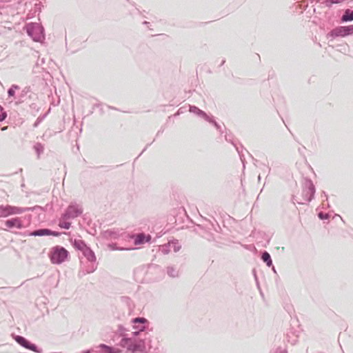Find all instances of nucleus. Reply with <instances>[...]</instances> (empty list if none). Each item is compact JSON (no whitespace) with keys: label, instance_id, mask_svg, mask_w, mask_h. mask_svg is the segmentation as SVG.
<instances>
[{"label":"nucleus","instance_id":"22","mask_svg":"<svg viewBox=\"0 0 353 353\" xmlns=\"http://www.w3.org/2000/svg\"><path fill=\"white\" fill-rule=\"evenodd\" d=\"M7 117V112L4 110L3 108L0 105V122L3 121Z\"/></svg>","mask_w":353,"mask_h":353},{"label":"nucleus","instance_id":"9","mask_svg":"<svg viewBox=\"0 0 353 353\" xmlns=\"http://www.w3.org/2000/svg\"><path fill=\"white\" fill-rule=\"evenodd\" d=\"M151 236L150 234H145L144 233H139L134 236V243L136 245H142L145 243L150 242Z\"/></svg>","mask_w":353,"mask_h":353},{"label":"nucleus","instance_id":"29","mask_svg":"<svg viewBox=\"0 0 353 353\" xmlns=\"http://www.w3.org/2000/svg\"><path fill=\"white\" fill-rule=\"evenodd\" d=\"M61 232H56V231H52L50 230V235H52V236H59L61 235Z\"/></svg>","mask_w":353,"mask_h":353},{"label":"nucleus","instance_id":"25","mask_svg":"<svg viewBox=\"0 0 353 353\" xmlns=\"http://www.w3.org/2000/svg\"><path fill=\"white\" fill-rule=\"evenodd\" d=\"M343 1L344 0H327L325 3L327 6H330L333 3H339Z\"/></svg>","mask_w":353,"mask_h":353},{"label":"nucleus","instance_id":"27","mask_svg":"<svg viewBox=\"0 0 353 353\" xmlns=\"http://www.w3.org/2000/svg\"><path fill=\"white\" fill-rule=\"evenodd\" d=\"M318 216L321 220H325L329 218V215L327 214L323 213L322 212L318 214Z\"/></svg>","mask_w":353,"mask_h":353},{"label":"nucleus","instance_id":"2","mask_svg":"<svg viewBox=\"0 0 353 353\" xmlns=\"http://www.w3.org/2000/svg\"><path fill=\"white\" fill-rule=\"evenodd\" d=\"M68 252L61 246H55L52 248L50 254V260L52 263L61 264L68 256Z\"/></svg>","mask_w":353,"mask_h":353},{"label":"nucleus","instance_id":"15","mask_svg":"<svg viewBox=\"0 0 353 353\" xmlns=\"http://www.w3.org/2000/svg\"><path fill=\"white\" fill-rule=\"evenodd\" d=\"M73 246L77 250L82 252L87 247V245L83 240L74 239Z\"/></svg>","mask_w":353,"mask_h":353},{"label":"nucleus","instance_id":"16","mask_svg":"<svg viewBox=\"0 0 353 353\" xmlns=\"http://www.w3.org/2000/svg\"><path fill=\"white\" fill-rule=\"evenodd\" d=\"M342 21H350L353 20V10H346L341 17Z\"/></svg>","mask_w":353,"mask_h":353},{"label":"nucleus","instance_id":"17","mask_svg":"<svg viewBox=\"0 0 353 353\" xmlns=\"http://www.w3.org/2000/svg\"><path fill=\"white\" fill-rule=\"evenodd\" d=\"M132 339L123 337L120 341V345L123 347H126L129 350L130 344L131 343Z\"/></svg>","mask_w":353,"mask_h":353},{"label":"nucleus","instance_id":"3","mask_svg":"<svg viewBox=\"0 0 353 353\" xmlns=\"http://www.w3.org/2000/svg\"><path fill=\"white\" fill-rule=\"evenodd\" d=\"M303 199L297 200L294 197L293 199L299 204H304L305 202H310L313 199L315 194V187L310 179H307L305 182L304 190L303 191Z\"/></svg>","mask_w":353,"mask_h":353},{"label":"nucleus","instance_id":"35","mask_svg":"<svg viewBox=\"0 0 353 353\" xmlns=\"http://www.w3.org/2000/svg\"><path fill=\"white\" fill-rule=\"evenodd\" d=\"M180 247L179 246H174V252H177L179 250Z\"/></svg>","mask_w":353,"mask_h":353},{"label":"nucleus","instance_id":"37","mask_svg":"<svg viewBox=\"0 0 353 353\" xmlns=\"http://www.w3.org/2000/svg\"><path fill=\"white\" fill-rule=\"evenodd\" d=\"M83 353H91L90 350H85Z\"/></svg>","mask_w":353,"mask_h":353},{"label":"nucleus","instance_id":"20","mask_svg":"<svg viewBox=\"0 0 353 353\" xmlns=\"http://www.w3.org/2000/svg\"><path fill=\"white\" fill-rule=\"evenodd\" d=\"M99 347L101 350H104L105 353H116L113 347L107 345L101 344Z\"/></svg>","mask_w":353,"mask_h":353},{"label":"nucleus","instance_id":"21","mask_svg":"<svg viewBox=\"0 0 353 353\" xmlns=\"http://www.w3.org/2000/svg\"><path fill=\"white\" fill-rule=\"evenodd\" d=\"M167 273L171 277H176L178 276V271L173 267H168Z\"/></svg>","mask_w":353,"mask_h":353},{"label":"nucleus","instance_id":"31","mask_svg":"<svg viewBox=\"0 0 353 353\" xmlns=\"http://www.w3.org/2000/svg\"><path fill=\"white\" fill-rule=\"evenodd\" d=\"M144 330H145V326L144 325H141V327L139 328V332H134L133 334L134 336H137L139 333V332L143 331Z\"/></svg>","mask_w":353,"mask_h":353},{"label":"nucleus","instance_id":"8","mask_svg":"<svg viewBox=\"0 0 353 353\" xmlns=\"http://www.w3.org/2000/svg\"><path fill=\"white\" fill-rule=\"evenodd\" d=\"M347 26H340L333 29L330 33L329 36L334 38L337 37H345L347 36Z\"/></svg>","mask_w":353,"mask_h":353},{"label":"nucleus","instance_id":"24","mask_svg":"<svg viewBox=\"0 0 353 353\" xmlns=\"http://www.w3.org/2000/svg\"><path fill=\"white\" fill-rule=\"evenodd\" d=\"M132 321L134 323H145L147 322V320H146V319H145L143 317H137V318L133 319Z\"/></svg>","mask_w":353,"mask_h":353},{"label":"nucleus","instance_id":"12","mask_svg":"<svg viewBox=\"0 0 353 353\" xmlns=\"http://www.w3.org/2000/svg\"><path fill=\"white\" fill-rule=\"evenodd\" d=\"M50 234V229L41 228V229L35 230L30 232L29 236H49Z\"/></svg>","mask_w":353,"mask_h":353},{"label":"nucleus","instance_id":"33","mask_svg":"<svg viewBox=\"0 0 353 353\" xmlns=\"http://www.w3.org/2000/svg\"><path fill=\"white\" fill-rule=\"evenodd\" d=\"M276 353H287V351L285 350H281L280 348H279Z\"/></svg>","mask_w":353,"mask_h":353},{"label":"nucleus","instance_id":"19","mask_svg":"<svg viewBox=\"0 0 353 353\" xmlns=\"http://www.w3.org/2000/svg\"><path fill=\"white\" fill-rule=\"evenodd\" d=\"M34 148L38 155V158L39 157L40 154L43 152L44 148L43 145L41 143H37L34 145Z\"/></svg>","mask_w":353,"mask_h":353},{"label":"nucleus","instance_id":"7","mask_svg":"<svg viewBox=\"0 0 353 353\" xmlns=\"http://www.w3.org/2000/svg\"><path fill=\"white\" fill-rule=\"evenodd\" d=\"M145 350V342L143 340H140L136 342L132 339L131 343L130 344L129 350L135 352H143Z\"/></svg>","mask_w":353,"mask_h":353},{"label":"nucleus","instance_id":"6","mask_svg":"<svg viewBox=\"0 0 353 353\" xmlns=\"http://www.w3.org/2000/svg\"><path fill=\"white\" fill-rule=\"evenodd\" d=\"M16 342L26 349L30 350L37 353H41V350L39 349L35 344L32 343L30 341L22 336L16 335L14 337Z\"/></svg>","mask_w":353,"mask_h":353},{"label":"nucleus","instance_id":"10","mask_svg":"<svg viewBox=\"0 0 353 353\" xmlns=\"http://www.w3.org/2000/svg\"><path fill=\"white\" fill-rule=\"evenodd\" d=\"M5 224L8 228H17L18 229H21L23 228L22 221L21 219L18 217L8 219L5 222Z\"/></svg>","mask_w":353,"mask_h":353},{"label":"nucleus","instance_id":"34","mask_svg":"<svg viewBox=\"0 0 353 353\" xmlns=\"http://www.w3.org/2000/svg\"><path fill=\"white\" fill-rule=\"evenodd\" d=\"M41 80H42V83L40 85V86H43V87H48L49 86L46 82H45V85H43V81H44L43 78Z\"/></svg>","mask_w":353,"mask_h":353},{"label":"nucleus","instance_id":"1","mask_svg":"<svg viewBox=\"0 0 353 353\" xmlns=\"http://www.w3.org/2000/svg\"><path fill=\"white\" fill-rule=\"evenodd\" d=\"M26 30L28 36H30L33 41L39 42L44 39V29L39 23H31L26 26Z\"/></svg>","mask_w":353,"mask_h":353},{"label":"nucleus","instance_id":"28","mask_svg":"<svg viewBox=\"0 0 353 353\" xmlns=\"http://www.w3.org/2000/svg\"><path fill=\"white\" fill-rule=\"evenodd\" d=\"M347 28L348 35L352 34H353V25L347 26Z\"/></svg>","mask_w":353,"mask_h":353},{"label":"nucleus","instance_id":"23","mask_svg":"<svg viewBox=\"0 0 353 353\" xmlns=\"http://www.w3.org/2000/svg\"><path fill=\"white\" fill-rule=\"evenodd\" d=\"M59 226L61 228L68 230L71 226V223L60 221L59 223Z\"/></svg>","mask_w":353,"mask_h":353},{"label":"nucleus","instance_id":"18","mask_svg":"<svg viewBox=\"0 0 353 353\" xmlns=\"http://www.w3.org/2000/svg\"><path fill=\"white\" fill-rule=\"evenodd\" d=\"M12 30V28L6 26L3 23H0V35L6 34Z\"/></svg>","mask_w":353,"mask_h":353},{"label":"nucleus","instance_id":"30","mask_svg":"<svg viewBox=\"0 0 353 353\" xmlns=\"http://www.w3.org/2000/svg\"><path fill=\"white\" fill-rule=\"evenodd\" d=\"M209 122L213 123L214 125V126L217 128V129H219L220 128V125L213 119H211L210 118V121H208Z\"/></svg>","mask_w":353,"mask_h":353},{"label":"nucleus","instance_id":"36","mask_svg":"<svg viewBox=\"0 0 353 353\" xmlns=\"http://www.w3.org/2000/svg\"><path fill=\"white\" fill-rule=\"evenodd\" d=\"M14 88V89H17V88H19V87H18L17 85H12L11 86V88Z\"/></svg>","mask_w":353,"mask_h":353},{"label":"nucleus","instance_id":"13","mask_svg":"<svg viewBox=\"0 0 353 353\" xmlns=\"http://www.w3.org/2000/svg\"><path fill=\"white\" fill-rule=\"evenodd\" d=\"M82 253L83 256L90 262H93L96 261V256L94 252L87 246L83 251Z\"/></svg>","mask_w":353,"mask_h":353},{"label":"nucleus","instance_id":"4","mask_svg":"<svg viewBox=\"0 0 353 353\" xmlns=\"http://www.w3.org/2000/svg\"><path fill=\"white\" fill-rule=\"evenodd\" d=\"M30 208H20L9 205H0V217H6L12 214H18L30 210Z\"/></svg>","mask_w":353,"mask_h":353},{"label":"nucleus","instance_id":"32","mask_svg":"<svg viewBox=\"0 0 353 353\" xmlns=\"http://www.w3.org/2000/svg\"><path fill=\"white\" fill-rule=\"evenodd\" d=\"M15 93V90H8V94L9 97L14 96Z\"/></svg>","mask_w":353,"mask_h":353},{"label":"nucleus","instance_id":"26","mask_svg":"<svg viewBox=\"0 0 353 353\" xmlns=\"http://www.w3.org/2000/svg\"><path fill=\"white\" fill-rule=\"evenodd\" d=\"M45 115L39 117L34 123L33 124L34 128H37L39 124L42 121V120L44 119Z\"/></svg>","mask_w":353,"mask_h":353},{"label":"nucleus","instance_id":"5","mask_svg":"<svg viewBox=\"0 0 353 353\" xmlns=\"http://www.w3.org/2000/svg\"><path fill=\"white\" fill-rule=\"evenodd\" d=\"M83 209L79 205L72 203L69 205L65 213L63 214L61 219L63 220L74 219L81 215Z\"/></svg>","mask_w":353,"mask_h":353},{"label":"nucleus","instance_id":"11","mask_svg":"<svg viewBox=\"0 0 353 353\" xmlns=\"http://www.w3.org/2000/svg\"><path fill=\"white\" fill-rule=\"evenodd\" d=\"M190 112L203 118L205 121H210L209 116L203 110L194 105H190Z\"/></svg>","mask_w":353,"mask_h":353},{"label":"nucleus","instance_id":"14","mask_svg":"<svg viewBox=\"0 0 353 353\" xmlns=\"http://www.w3.org/2000/svg\"><path fill=\"white\" fill-rule=\"evenodd\" d=\"M261 259L263 260V261L264 263H266L267 266H268V267L272 266V261L271 259V256L267 251H264L262 252Z\"/></svg>","mask_w":353,"mask_h":353}]
</instances>
